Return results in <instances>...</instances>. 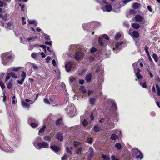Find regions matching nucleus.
<instances>
[{
  "label": "nucleus",
  "mask_w": 160,
  "mask_h": 160,
  "mask_svg": "<svg viewBox=\"0 0 160 160\" xmlns=\"http://www.w3.org/2000/svg\"><path fill=\"white\" fill-rule=\"evenodd\" d=\"M2 62L3 64H8L12 60V56L10 52L4 53L1 55Z\"/></svg>",
  "instance_id": "1"
},
{
  "label": "nucleus",
  "mask_w": 160,
  "mask_h": 160,
  "mask_svg": "<svg viewBox=\"0 0 160 160\" xmlns=\"http://www.w3.org/2000/svg\"><path fill=\"white\" fill-rule=\"evenodd\" d=\"M132 154L133 157L135 159L141 160L143 158L142 153L137 148L132 149Z\"/></svg>",
  "instance_id": "2"
},
{
  "label": "nucleus",
  "mask_w": 160,
  "mask_h": 160,
  "mask_svg": "<svg viewBox=\"0 0 160 160\" xmlns=\"http://www.w3.org/2000/svg\"><path fill=\"white\" fill-rule=\"evenodd\" d=\"M33 145L37 149L40 150L42 148H48L49 145L47 143L45 142H34Z\"/></svg>",
  "instance_id": "3"
},
{
  "label": "nucleus",
  "mask_w": 160,
  "mask_h": 160,
  "mask_svg": "<svg viewBox=\"0 0 160 160\" xmlns=\"http://www.w3.org/2000/svg\"><path fill=\"white\" fill-rule=\"evenodd\" d=\"M67 112L71 117H73L75 115L76 110L74 106L72 103L68 105L67 108Z\"/></svg>",
  "instance_id": "4"
},
{
  "label": "nucleus",
  "mask_w": 160,
  "mask_h": 160,
  "mask_svg": "<svg viewBox=\"0 0 160 160\" xmlns=\"http://www.w3.org/2000/svg\"><path fill=\"white\" fill-rule=\"evenodd\" d=\"M84 53L81 52H76L75 55V58L77 60H80L84 56Z\"/></svg>",
  "instance_id": "5"
},
{
  "label": "nucleus",
  "mask_w": 160,
  "mask_h": 160,
  "mask_svg": "<svg viewBox=\"0 0 160 160\" xmlns=\"http://www.w3.org/2000/svg\"><path fill=\"white\" fill-rule=\"evenodd\" d=\"M21 76L22 78L20 81L18 80H17V82L20 85L22 84L23 82L24 81L25 78L26 76V73L22 71L21 74Z\"/></svg>",
  "instance_id": "6"
},
{
  "label": "nucleus",
  "mask_w": 160,
  "mask_h": 160,
  "mask_svg": "<svg viewBox=\"0 0 160 160\" xmlns=\"http://www.w3.org/2000/svg\"><path fill=\"white\" fill-rule=\"evenodd\" d=\"M72 66V63L70 62H67L65 65V68L67 72L71 71Z\"/></svg>",
  "instance_id": "7"
},
{
  "label": "nucleus",
  "mask_w": 160,
  "mask_h": 160,
  "mask_svg": "<svg viewBox=\"0 0 160 160\" xmlns=\"http://www.w3.org/2000/svg\"><path fill=\"white\" fill-rule=\"evenodd\" d=\"M143 19V17L140 15H137L135 16V21L137 22H141L142 21Z\"/></svg>",
  "instance_id": "8"
},
{
  "label": "nucleus",
  "mask_w": 160,
  "mask_h": 160,
  "mask_svg": "<svg viewBox=\"0 0 160 160\" xmlns=\"http://www.w3.org/2000/svg\"><path fill=\"white\" fill-rule=\"evenodd\" d=\"M141 6V5L140 3L138 2H135L133 3L132 5V8L134 9H137L139 8Z\"/></svg>",
  "instance_id": "9"
},
{
  "label": "nucleus",
  "mask_w": 160,
  "mask_h": 160,
  "mask_svg": "<svg viewBox=\"0 0 160 160\" xmlns=\"http://www.w3.org/2000/svg\"><path fill=\"white\" fill-rule=\"evenodd\" d=\"M50 148L52 150L56 152L58 151L60 149L59 148L55 145L51 146Z\"/></svg>",
  "instance_id": "10"
},
{
  "label": "nucleus",
  "mask_w": 160,
  "mask_h": 160,
  "mask_svg": "<svg viewBox=\"0 0 160 160\" xmlns=\"http://www.w3.org/2000/svg\"><path fill=\"white\" fill-rule=\"evenodd\" d=\"M102 39H104L105 40H109V38L107 34H103L101 37H99L98 40H102Z\"/></svg>",
  "instance_id": "11"
},
{
  "label": "nucleus",
  "mask_w": 160,
  "mask_h": 160,
  "mask_svg": "<svg viewBox=\"0 0 160 160\" xmlns=\"http://www.w3.org/2000/svg\"><path fill=\"white\" fill-rule=\"evenodd\" d=\"M89 152H90V154L88 157L89 158H91L94 155V153L93 148L92 147H90L89 148Z\"/></svg>",
  "instance_id": "12"
},
{
  "label": "nucleus",
  "mask_w": 160,
  "mask_h": 160,
  "mask_svg": "<svg viewBox=\"0 0 160 160\" xmlns=\"http://www.w3.org/2000/svg\"><path fill=\"white\" fill-rule=\"evenodd\" d=\"M92 75L91 73H89L87 75L85 80L87 82H90L91 80Z\"/></svg>",
  "instance_id": "13"
},
{
  "label": "nucleus",
  "mask_w": 160,
  "mask_h": 160,
  "mask_svg": "<svg viewBox=\"0 0 160 160\" xmlns=\"http://www.w3.org/2000/svg\"><path fill=\"white\" fill-rule=\"evenodd\" d=\"M20 69V68L18 67V68H15V67H12L8 69V72L11 71H15V72H18V71Z\"/></svg>",
  "instance_id": "14"
},
{
  "label": "nucleus",
  "mask_w": 160,
  "mask_h": 160,
  "mask_svg": "<svg viewBox=\"0 0 160 160\" xmlns=\"http://www.w3.org/2000/svg\"><path fill=\"white\" fill-rule=\"evenodd\" d=\"M140 70L139 68H138L137 72L136 73H135L138 79H141L142 78V76L140 73Z\"/></svg>",
  "instance_id": "15"
},
{
  "label": "nucleus",
  "mask_w": 160,
  "mask_h": 160,
  "mask_svg": "<svg viewBox=\"0 0 160 160\" xmlns=\"http://www.w3.org/2000/svg\"><path fill=\"white\" fill-rule=\"evenodd\" d=\"M90 26V23H87L83 24L82 27L83 30H86Z\"/></svg>",
  "instance_id": "16"
},
{
  "label": "nucleus",
  "mask_w": 160,
  "mask_h": 160,
  "mask_svg": "<svg viewBox=\"0 0 160 160\" xmlns=\"http://www.w3.org/2000/svg\"><path fill=\"white\" fill-rule=\"evenodd\" d=\"M57 138L61 141L63 140V137L62 134L58 133L57 135Z\"/></svg>",
  "instance_id": "17"
},
{
  "label": "nucleus",
  "mask_w": 160,
  "mask_h": 160,
  "mask_svg": "<svg viewBox=\"0 0 160 160\" xmlns=\"http://www.w3.org/2000/svg\"><path fill=\"white\" fill-rule=\"evenodd\" d=\"M138 62H136L133 63L132 64V66L134 68V72L136 73L138 70Z\"/></svg>",
  "instance_id": "18"
},
{
  "label": "nucleus",
  "mask_w": 160,
  "mask_h": 160,
  "mask_svg": "<svg viewBox=\"0 0 160 160\" xmlns=\"http://www.w3.org/2000/svg\"><path fill=\"white\" fill-rule=\"evenodd\" d=\"M123 43L122 42H120L117 43L116 45V48L118 49H120L122 46V45Z\"/></svg>",
  "instance_id": "19"
},
{
  "label": "nucleus",
  "mask_w": 160,
  "mask_h": 160,
  "mask_svg": "<svg viewBox=\"0 0 160 160\" xmlns=\"http://www.w3.org/2000/svg\"><path fill=\"white\" fill-rule=\"evenodd\" d=\"M7 14H5L4 15H2L1 14H0V18H2L3 21H6L7 18Z\"/></svg>",
  "instance_id": "20"
},
{
  "label": "nucleus",
  "mask_w": 160,
  "mask_h": 160,
  "mask_svg": "<svg viewBox=\"0 0 160 160\" xmlns=\"http://www.w3.org/2000/svg\"><path fill=\"white\" fill-rule=\"evenodd\" d=\"M132 27L135 29H138L140 27L139 25L137 23H133L132 24Z\"/></svg>",
  "instance_id": "21"
},
{
  "label": "nucleus",
  "mask_w": 160,
  "mask_h": 160,
  "mask_svg": "<svg viewBox=\"0 0 160 160\" xmlns=\"http://www.w3.org/2000/svg\"><path fill=\"white\" fill-rule=\"evenodd\" d=\"M111 103H112V109H113V111H116L117 110V108L116 106V104H115V103L113 101H111Z\"/></svg>",
  "instance_id": "22"
},
{
  "label": "nucleus",
  "mask_w": 160,
  "mask_h": 160,
  "mask_svg": "<svg viewBox=\"0 0 160 160\" xmlns=\"http://www.w3.org/2000/svg\"><path fill=\"white\" fill-rule=\"evenodd\" d=\"M142 80L141 79L140 80H139V81L140 82V85L143 88H146L147 87V85L146 83L145 82H144V80H143V83L142 84V82L141 81Z\"/></svg>",
  "instance_id": "23"
},
{
  "label": "nucleus",
  "mask_w": 160,
  "mask_h": 160,
  "mask_svg": "<svg viewBox=\"0 0 160 160\" xmlns=\"http://www.w3.org/2000/svg\"><path fill=\"white\" fill-rule=\"evenodd\" d=\"M106 11L110 12L112 10V7L111 5H106Z\"/></svg>",
  "instance_id": "24"
},
{
  "label": "nucleus",
  "mask_w": 160,
  "mask_h": 160,
  "mask_svg": "<svg viewBox=\"0 0 160 160\" xmlns=\"http://www.w3.org/2000/svg\"><path fill=\"white\" fill-rule=\"evenodd\" d=\"M42 36L46 40H50V38L49 36L45 33H43Z\"/></svg>",
  "instance_id": "25"
},
{
  "label": "nucleus",
  "mask_w": 160,
  "mask_h": 160,
  "mask_svg": "<svg viewBox=\"0 0 160 160\" xmlns=\"http://www.w3.org/2000/svg\"><path fill=\"white\" fill-rule=\"evenodd\" d=\"M121 37V35L120 33H118L115 35L114 39L115 40H118Z\"/></svg>",
  "instance_id": "26"
},
{
  "label": "nucleus",
  "mask_w": 160,
  "mask_h": 160,
  "mask_svg": "<svg viewBox=\"0 0 160 160\" xmlns=\"http://www.w3.org/2000/svg\"><path fill=\"white\" fill-rule=\"evenodd\" d=\"M12 80H11L8 82V85H7V87L8 88L10 89L11 88L12 85Z\"/></svg>",
  "instance_id": "27"
},
{
  "label": "nucleus",
  "mask_w": 160,
  "mask_h": 160,
  "mask_svg": "<svg viewBox=\"0 0 160 160\" xmlns=\"http://www.w3.org/2000/svg\"><path fill=\"white\" fill-rule=\"evenodd\" d=\"M132 35L135 38H138L139 36V33L137 31H133L132 32Z\"/></svg>",
  "instance_id": "28"
},
{
  "label": "nucleus",
  "mask_w": 160,
  "mask_h": 160,
  "mask_svg": "<svg viewBox=\"0 0 160 160\" xmlns=\"http://www.w3.org/2000/svg\"><path fill=\"white\" fill-rule=\"evenodd\" d=\"M28 23L30 24H35V26L36 27L37 25V23H36V21L34 20H28Z\"/></svg>",
  "instance_id": "29"
},
{
  "label": "nucleus",
  "mask_w": 160,
  "mask_h": 160,
  "mask_svg": "<svg viewBox=\"0 0 160 160\" xmlns=\"http://www.w3.org/2000/svg\"><path fill=\"white\" fill-rule=\"evenodd\" d=\"M8 75H10L12 78H17L18 77L16 76L15 73L14 72H9L8 73Z\"/></svg>",
  "instance_id": "30"
},
{
  "label": "nucleus",
  "mask_w": 160,
  "mask_h": 160,
  "mask_svg": "<svg viewBox=\"0 0 160 160\" xmlns=\"http://www.w3.org/2000/svg\"><path fill=\"white\" fill-rule=\"evenodd\" d=\"M118 138V136L115 134H112L111 137V139L112 140H115L117 139Z\"/></svg>",
  "instance_id": "31"
},
{
  "label": "nucleus",
  "mask_w": 160,
  "mask_h": 160,
  "mask_svg": "<svg viewBox=\"0 0 160 160\" xmlns=\"http://www.w3.org/2000/svg\"><path fill=\"white\" fill-rule=\"evenodd\" d=\"M156 86L157 90V94L158 96H160V88L158 85L156 84Z\"/></svg>",
  "instance_id": "32"
},
{
  "label": "nucleus",
  "mask_w": 160,
  "mask_h": 160,
  "mask_svg": "<svg viewBox=\"0 0 160 160\" xmlns=\"http://www.w3.org/2000/svg\"><path fill=\"white\" fill-rule=\"evenodd\" d=\"M102 157L103 159L104 160H110V158L107 155L103 154L102 155Z\"/></svg>",
  "instance_id": "33"
},
{
  "label": "nucleus",
  "mask_w": 160,
  "mask_h": 160,
  "mask_svg": "<svg viewBox=\"0 0 160 160\" xmlns=\"http://www.w3.org/2000/svg\"><path fill=\"white\" fill-rule=\"evenodd\" d=\"M152 57V58H153L154 59V60L156 62H157L158 61V56L156 54H153Z\"/></svg>",
  "instance_id": "34"
},
{
  "label": "nucleus",
  "mask_w": 160,
  "mask_h": 160,
  "mask_svg": "<svg viewBox=\"0 0 160 160\" xmlns=\"http://www.w3.org/2000/svg\"><path fill=\"white\" fill-rule=\"evenodd\" d=\"M22 104L23 106L26 108H28L29 107V105L24 101H22Z\"/></svg>",
  "instance_id": "35"
},
{
  "label": "nucleus",
  "mask_w": 160,
  "mask_h": 160,
  "mask_svg": "<svg viewBox=\"0 0 160 160\" xmlns=\"http://www.w3.org/2000/svg\"><path fill=\"white\" fill-rule=\"evenodd\" d=\"M80 90L83 93H85L86 92L85 88L83 86L81 87L80 88Z\"/></svg>",
  "instance_id": "36"
},
{
  "label": "nucleus",
  "mask_w": 160,
  "mask_h": 160,
  "mask_svg": "<svg viewBox=\"0 0 160 160\" xmlns=\"http://www.w3.org/2000/svg\"><path fill=\"white\" fill-rule=\"evenodd\" d=\"M95 99L94 98H91L90 99V102L92 105H94L95 103Z\"/></svg>",
  "instance_id": "37"
},
{
  "label": "nucleus",
  "mask_w": 160,
  "mask_h": 160,
  "mask_svg": "<svg viewBox=\"0 0 160 160\" xmlns=\"http://www.w3.org/2000/svg\"><path fill=\"white\" fill-rule=\"evenodd\" d=\"M31 57L33 58H36V56H39V53H32L31 54Z\"/></svg>",
  "instance_id": "38"
},
{
  "label": "nucleus",
  "mask_w": 160,
  "mask_h": 160,
  "mask_svg": "<svg viewBox=\"0 0 160 160\" xmlns=\"http://www.w3.org/2000/svg\"><path fill=\"white\" fill-rule=\"evenodd\" d=\"M115 147L118 150L121 148V146L120 143H116L115 144Z\"/></svg>",
  "instance_id": "39"
},
{
  "label": "nucleus",
  "mask_w": 160,
  "mask_h": 160,
  "mask_svg": "<svg viewBox=\"0 0 160 160\" xmlns=\"http://www.w3.org/2000/svg\"><path fill=\"white\" fill-rule=\"evenodd\" d=\"M44 140L45 141H50L51 140L50 137L48 136H46L43 137Z\"/></svg>",
  "instance_id": "40"
},
{
  "label": "nucleus",
  "mask_w": 160,
  "mask_h": 160,
  "mask_svg": "<svg viewBox=\"0 0 160 160\" xmlns=\"http://www.w3.org/2000/svg\"><path fill=\"white\" fill-rule=\"evenodd\" d=\"M46 126L45 125H43L42 128L39 130V132L42 133V132H43L46 128Z\"/></svg>",
  "instance_id": "41"
},
{
  "label": "nucleus",
  "mask_w": 160,
  "mask_h": 160,
  "mask_svg": "<svg viewBox=\"0 0 160 160\" xmlns=\"http://www.w3.org/2000/svg\"><path fill=\"white\" fill-rule=\"evenodd\" d=\"M30 125L32 128H36L38 126V124L33 122H32L30 124Z\"/></svg>",
  "instance_id": "42"
},
{
  "label": "nucleus",
  "mask_w": 160,
  "mask_h": 160,
  "mask_svg": "<svg viewBox=\"0 0 160 160\" xmlns=\"http://www.w3.org/2000/svg\"><path fill=\"white\" fill-rule=\"evenodd\" d=\"M82 147H80L79 148L77 152V153L79 155H81V154H82V153H81V152H82Z\"/></svg>",
  "instance_id": "43"
},
{
  "label": "nucleus",
  "mask_w": 160,
  "mask_h": 160,
  "mask_svg": "<svg viewBox=\"0 0 160 160\" xmlns=\"http://www.w3.org/2000/svg\"><path fill=\"white\" fill-rule=\"evenodd\" d=\"M62 122V120L61 119H59L56 122V124L57 125H59L61 124Z\"/></svg>",
  "instance_id": "44"
},
{
  "label": "nucleus",
  "mask_w": 160,
  "mask_h": 160,
  "mask_svg": "<svg viewBox=\"0 0 160 160\" xmlns=\"http://www.w3.org/2000/svg\"><path fill=\"white\" fill-rule=\"evenodd\" d=\"M92 138H87V142L89 144H91L92 142Z\"/></svg>",
  "instance_id": "45"
},
{
  "label": "nucleus",
  "mask_w": 160,
  "mask_h": 160,
  "mask_svg": "<svg viewBox=\"0 0 160 160\" xmlns=\"http://www.w3.org/2000/svg\"><path fill=\"white\" fill-rule=\"evenodd\" d=\"M94 130L96 132H99V129L98 127L97 126H95L94 127Z\"/></svg>",
  "instance_id": "46"
},
{
  "label": "nucleus",
  "mask_w": 160,
  "mask_h": 160,
  "mask_svg": "<svg viewBox=\"0 0 160 160\" xmlns=\"http://www.w3.org/2000/svg\"><path fill=\"white\" fill-rule=\"evenodd\" d=\"M132 0H123L122 1V3L124 5H126L127 3H128L130 1H132Z\"/></svg>",
  "instance_id": "47"
},
{
  "label": "nucleus",
  "mask_w": 160,
  "mask_h": 160,
  "mask_svg": "<svg viewBox=\"0 0 160 160\" xmlns=\"http://www.w3.org/2000/svg\"><path fill=\"white\" fill-rule=\"evenodd\" d=\"M97 50V49L96 48L93 47L90 50V52L91 53H93L95 52Z\"/></svg>",
  "instance_id": "48"
},
{
  "label": "nucleus",
  "mask_w": 160,
  "mask_h": 160,
  "mask_svg": "<svg viewBox=\"0 0 160 160\" xmlns=\"http://www.w3.org/2000/svg\"><path fill=\"white\" fill-rule=\"evenodd\" d=\"M7 28H8V29H11V27L12 26V23L11 22H9L7 23Z\"/></svg>",
  "instance_id": "49"
},
{
  "label": "nucleus",
  "mask_w": 160,
  "mask_h": 160,
  "mask_svg": "<svg viewBox=\"0 0 160 160\" xmlns=\"http://www.w3.org/2000/svg\"><path fill=\"white\" fill-rule=\"evenodd\" d=\"M148 47L147 46H145V50L146 53L148 54L149 55V51H148Z\"/></svg>",
  "instance_id": "50"
},
{
  "label": "nucleus",
  "mask_w": 160,
  "mask_h": 160,
  "mask_svg": "<svg viewBox=\"0 0 160 160\" xmlns=\"http://www.w3.org/2000/svg\"><path fill=\"white\" fill-rule=\"evenodd\" d=\"M82 124L84 126H86L88 124L87 121L84 119L82 122Z\"/></svg>",
  "instance_id": "51"
},
{
  "label": "nucleus",
  "mask_w": 160,
  "mask_h": 160,
  "mask_svg": "<svg viewBox=\"0 0 160 160\" xmlns=\"http://www.w3.org/2000/svg\"><path fill=\"white\" fill-rule=\"evenodd\" d=\"M44 101L45 103L47 104H50V102L47 98H45L44 99Z\"/></svg>",
  "instance_id": "52"
},
{
  "label": "nucleus",
  "mask_w": 160,
  "mask_h": 160,
  "mask_svg": "<svg viewBox=\"0 0 160 160\" xmlns=\"http://www.w3.org/2000/svg\"><path fill=\"white\" fill-rule=\"evenodd\" d=\"M0 86L2 89H3L5 88L3 82L2 81L0 82Z\"/></svg>",
  "instance_id": "53"
},
{
  "label": "nucleus",
  "mask_w": 160,
  "mask_h": 160,
  "mask_svg": "<svg viewBox=\"0 0 160 160\" xmlns=\"http://www.w3.org/2000/svg\"><path fill=\"white\" fill-rule=\"evenodd\" d=\"M79 144V142H74V146L77 147Z\"/></svg>",
  "instance_id": "54"
},
{
  "label": "nucleus",
  "mask_w": 160,
  "mask_h": 160,
  "mask_svg": "<svg viewBox=\"0 0 160 160\" xmlns=\"http://www.w3.org/2000/svg\"><path fill=\"white\" fill-rule=\"evenodd\" d=\"M41 141V138L40 137H38L36 141H34V142H39V141Z\"/></svg>",
  "instance_id": "55"
},
{
  "label": "nucleus",
  "mask_w": 160,
  "mask_h": 160,
  "mask_svg": "<svg viewBox=\"0 0 160 160\" xmlns=\"http://www.w3.org/2000/svg\"><path fill=\"white\" fill-rule=\"evenodd\" d=\"M51 59V58L50 57L48 56L46 58L45 60H46V62H48Z\"/></svg>",
  "instance_id": "56"
},
{
  "label": "nucleus",
  "mask_w": 160,
  "mask_h": 160,
  "mask_svg": "<svg viewBox=\"0 0 160 160\" xmlns=\"http://www.w3.org/2000/svg\"><path fill=\"white\" fill-rule=\"evenodd\" d=\"M10 75H8L6 77V78H5V81L7 82L8 80L10 78Z\"/></svg>",
  "instance_id": "57"
},
{
  "label": "nucleus",
  "mask_w": 160,
  "mask_h": 160,
  "mask_svg": "<svg viewBox=\"0 0 160 160\" xmlns=\"http://www.w3.org/2000/svg\"><path fill=\"white\" fill-rule=\"evenodd\" d=\"M90 118L92 120H93L94 119L93 113L92 112H91V113Z\"/></svg>",
  "instance_id": "58"
},
{
  "label": "nucleus",
  "mask_w": 160,
  "mask_h": 160,
  "mask_svg": "<svg viewBox=\"0 0 160 160\" xmlns=\"http://www.w3.org/2000/svg\"><path fill=\"white\" fill-rule=\"evenodd\" d=\"M147 8L148 10L151 12H152V9L151 7L150 6H147Z\"/></svg>",
  "instance_id": "59"
},
{
  "label": "nucleus",
  "mask_w": 160,
  "mask_h": 160,
  "mask_svg": "<svg viewBox=\"0 0 160 160\" xmlns=\"http://www.w3.org/2000/svg\"><path fill=\"white\" fill-rule=\"evenodd\" d=\"M98 43L99 45L101 46H102L104 45V43L102 42V41H98Z\"/></svg>",
  "instance_id": "60"
},
{
  "label": "nucleus",
  "mask_w": 160,
  "mask_h": 160,
  "mask_svg": "<svg viewBox=\"0 0 160 160\" xmlns=\"http://www.w3.org/2000/svg\"><path fill=\"white\" fill-rule=\"evenodd\" d=\"M66 151L70 154H72V152L69 150V148L68 147H66Z\"/></svg>",
  "instance_id": "61"
},
{
  "label": "nucleus",
  "mask_w": 160,
  "mask_h": 160,
  "mask_svg": "<svg viewBox=\"0 0 160 160\" xmlns=\"http://www.w3.org/2000/svg\"><path fill=\"white\" fill-rule=\"evenodd\" d=\"M84 81L83 79H81L79 80V83L80 84L82 85L84 83Z\"/></svg>",
  "instance_id": "62"
},
{
  "label": "nucleus",
  "mask_w": 160,
  "mask_h": 160,
  "mask_svg": "<svg viewBox=\"0 0 160 160\" xmlns=\"http://www.w3.org/2000/svg\"><path fill=\"white\" fill-rule=\"evenodd\" d=\"M52 64H53V65L54 66H56V62L55 60L54 59H53V60H52Z\"/></svg>",
  "instance_id": "63"
},
{
  "label": "nucleus",
  "mask_w": 160,
  "mask_h": 160,
  "mask_svg": "<svg viewBox=\"0 0 160 160\" xmlns=\"http://www.w3.org/2000/svg\"><path fill=\"white\" fill-rule=\"evenodd\" d=\"M7 148H8V152H11L12 151V149L11 147L7 146Z\"/></svg>",
  "instance_id": "64"
}]
</instances>
